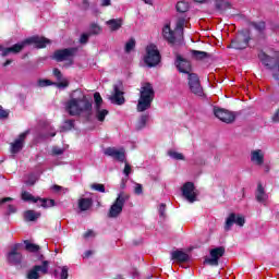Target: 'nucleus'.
<instances>
[{
	"instance_id": "1",
	"label": "nucleus",
	"mask_w": 279,
	"mask_h": 279,
	"mask_svg": "<svg viewBox=\"0 0 279 279\" xmlns=\"http://www.w3.org/2000/svg\"><path fill=\"white\" fill-rule=\"evenodd\" d=\"M92 109L93 104L81 89L74 90L71 98L65 102V111L71 117H80L82 112H90Z\"/></svg>"
},
{
	"instance_id": "2",
	"label": "nucleus",
	"mask_w": 279,
	"mask_h": 279,
	"mask_svg": "<svg viewBox=\"0 0 279 279\" xmlns=\"http://www.w3.org/2000/svg\"><path fill=\"white\" fill-rule=\"evenodd\" d=\"M26 45H35L37 49H45L47 45H51V40L45 37L33 36L20 44H15L12 47L2 49L1 56L5 58V56H10V53H21V51L25 49Z\"/></svg>"
},
{
	"instance_id": "3",
	"label": "nucleus",
	"mask_w": 279,
	"mask_h": 279,
	"mask_svg": "<svg viewBox=\"0 0 279 279\" xmlns=\"http://www.w3.org/2000/svg\"><path fill=\"white\" fill-rule=\"evenodd\" d=\"M156 93L151 83H143L140 89V99L137 102V112H145L151 108Z\"/></svg>"
},
{
	"instance_id": "4",
	"label": "nucleus",
	"mask_w": 279,
	"mask_h": 279,
	"mask_svg": "<svg viewBox=\"0 0 279 279\" xmlns=\"http://www.w3.org/2000/svg\"><path fill=\"white\" fill-rule=\"evenodd\" d=\"M126 199H130L128 194L120 193L118 195L114 203L109 208L108 217H110V219H117V217L123 213V206H125Z\"/></svg>"
},
{
	"instance_id": "5",
	"label": "nucleus",
	"mask_w": 279,
	"mask_h": 279,
	"mask_svg": "<svg viewBox=\"0 0 279 279\" xmlns=\"http://www.w3.org/2000/svg\"><path fill=\"white\" fill-rule=\"evenodd\" d=\"M144 62L147 64V66H158V64H160V51H158V47L155 45H149L146 47Z\"/></svg>"
},
{
	"instance_id": "6",
	"label": "nucleus",
	"mask_w": 279,
	"mask_h": 279,
	"mask_svg": "<svg viewBox=\"0 0 279 279\" xmlns=\"http://www.w3.org/2000/svg\"><path fill=\"white\" fill-rule=\"evenodd\" d=\"M187 86L196 97H204V88L199 82V76L195 73L187 74Z\"/></svg>"
},
{
	"instance_id": "7",
	"label": "nucleus",
	"mask_w": 279,
	"mask_h": 279,
	"mask_svg": "<svg viewBox=\"0 0 279 279\" xmlns=\"http://www.w3.org/2000/svg\"><path fill=\"white\" fill-rule=\"evenodd\" d=\"M22 199H23V202H33V204H38L39 203L38 206H41V208H51V207L56 206V201L35 197L29 192H23L22 193Z\"/></svg>"
},
{
	"instance_id": "8",
	"label": "nucleus",
	"mask_w": 279,
	"mask_h": 279,
	"mask_svg": "<svg viewBox=\"0 0 279 279\" xmlns=\"http://www.w3.org/2000/svg\"><path fill=\"white\" fill-rule=\"evenodd\" d=\"M247 45H250V33L241 32L231 41V45L229 47L231 49H247Z\"/></svg>"
},
{
	"instance_id": "9",
	"label": "nucleus",
	"mask_w": 279,
	"mask_h": 279,
	"mask_svg": "<svg viewBox=\"0 0 279 279\" xmlns=\"http://www.w3.org/2000/svg\"><path fill=\"white\" fill-rule=\"evenodd\" d=\"M77 48H65L54 51L53 59L57 60V62H64L66 60L71 61L75 58Z\"/></svg>"
},
{
	"instance_id": "10",
	"label": "nucleus",
	"mask_w": 279,
	"mask_h": 279,
	"mask_svg": "<svg viewBox=\"0 0 279 279\" xmlns=\"http://www.w3.org/2000/svg\"><path fill=\"white\" fill-rule=\"evenodd\" d=\"M49 272V262L44 260L43 265H36L27 272V279H40V274Z\"/></svg>"
},
{
	"instance_id": "11",
	"label": "nucleus",
	"mask_w": 279,
	"mask_h": 279,
	"mask_svg": "<svg viewBox=\"0 0 279 279\" xmlns=\"http://www.w3.org/2000/svg\"><path fill=\"white\" fill-rule=\"evenodd\" d=\"M182 195L190 204L197 202V190H195V185L192 182H186L182 186Z\"/></svg>"
},
{
	"instance_id": "12",
	"label": "nucleus",
	"mask_w": 279,
	"mask_h": 279,
	"mask_svg": "<svg viewBox=\"0 0 279 279\" xmlns=\"http://www.w3.org/2000/svg\"><path fill=\"white\" fill-rule=\"evenodd\" d=\"M210 257L205 259V263L207 265H210L211 267H217L219 265V258L226 254V248L223 246H219L216 248H213L210 252Z\"/></svg>"
},
{
	"instance_id": "13",
	"label": "nucleus",
	"mask_w": 279,
	"mask_h": 279,
	"mask_svg": "<svg viewBox=\"0 0 279 279\" xmlns=\"http://www.w3.org/2000/svg\"><path fill=\"white\" fill-rule=\"evenodd\" d=\"M214 114L223 123H233V121L236 119L234 112L221 108H215Z\"/></svg>"
},
{
	"instance_id": "14",
	"label": "nucleus",
	"mask_w": 279,
	"mask_h": 279,
	"mask_svg": "<svg viewBox=\"0 0 279 279\" xmlns=\"http://www.w3.org/2000/svg\"><path fill=\"white\" fill-rule=\"evenodd\" d=\"M105 156H110L118 162H125V148L108 147L104 151Z\"/></svg>"
},
{
	"instance_id": "15",
	"label": "nucleus",
	"mask_w": 279,
	"mask_h": 279,
	"mask_svg": "<svg viewBox=\"0 0 279 279\" xmlns=\"http://www.w3.org/2000/svg\"><path fill=\"white\" fill-rule=\"evenodd\" d=\"M19 247L21 244H15L12 246L11 251L9 252L7 258L11 265H21L23 263V255L19 252Z\"/></svg>"
},
{
	"instance_id": "16",
	"label": "nucleus",
	"mask_w": 279,
	"mask_h": 279,
	"mask_svg": "<svg viewBox=\"0 0 279 279\" xmlns=\"http://www.w3.org/2000/svg\"><path fill=\"white\" fill-rule=\"evenodd\" d=\"M234 223L243 228V226H245V218L241 215L231 214L226 220L225 230H230Z\"/></svg>"
},
{
	"instance_id": "17",
	"label": "nucleus",
	"mask_w": 279,
	"mask_h": 279,
	"mask_svg": "<svg viewBox=\"0 0 279 279\" xmlns=\"http://www.w3.org/2000/svg\"><path fill=\"white\" fill-rule=\"evenodd\" d=\"M27 134L29 132L21 133L19 138L14 141V143L11 144V154H19L21 149H23V145H25V138H27Z\"/></svg>"
},
{
	"instance_id": "18",
	"label": "nucleus",
	"mask_w": 279,
	"mask_h": 279,
	"mask_svg": "<svg viewBox=\"0 0 279 279\" xmlns=\"http://www.w3.org/2000/svg\"><path fill=\"white\" fill-rule=\"evenodd\" d=\"M175 66L180 73H184L185 75H190L191 73V62L186 59H182V57L177 58Z\"/></svg>"
},
{
	"instance_id": "19",
	"label": "nucleus",
	"mask_w": 279,
	"mask_h": 279,
	"mask_svg": "<svg viewBox=\"0 0 279 279\" xmlns=\"http://www.w3.org/2000/svg\"><path fill=\"white\" fill-rule=\"evenodd\" d=\"M111 104H116L117 106H123L125 104V98L123 97V92L119 88V86L113 87V95L109 97Z\"/></svg>"
},
{
	"instance_id": "20",
	"label": "nucleus",
	"mask_w": 279,
	"mask_h": 279,
	"mask_svg": "<svg viewBox=\"0 0 279 279\" xmlns=\"http://www.w3.org/2000/svg\"><path fill=\"white\" fill-rule=\"evenodd\" d=\"M251 162L257 167L265 163V151L263 149H255L251 151Z\"/></svg>"
},
{
	"instance_id": "21",
	"label": "nucleus",
	"mask_w": 279,
	"mask_h": 279,
	"mask_svg": "<svg viewBox=\"0 0 279 279\" xmlns=\"http://www.w3.org/2000/svg\"><path fill=\"white\" fill-rule=\"evenodd\" d=\"M162 36L166 40H168V43L173 45V43H175V38L180 35L175 31L171 29V25L166 24L162 28Z\"/></svg>"
},
{
	"instance_id": "22",
	"label": "nucleus",
	"mask_w": 279,
	"mask_h": 279,
	"mask_svg": "<svg viewBox=\"0 0 279 279\" xmlns=\"http://www.w3.org/2000/svg\"><path fill=\"white\" fill-rule=\"evenodd\" d=\"M255 197L256 201L259 202V204H264V206H267L269 202V194L265 192V187H263L262 184L257 185Z\"/></svg>"
},
{
	"instance_id": "23",
	"label": "nucleus",
	"mask_w": 279,
	"mask_h": 279,
	"mask_svg": "<svg viewBox=\"0 0 279 279\" xmlns=\"http://www.w3.org/2000/svg\"><path fill=\"white\" fill-rule=\"evenodd\" d=\"M171 260L174 263H186L189 260V254L183 251H174L171 253Z\"/></svg>"
},
{
	"instance_id": "24",
	"label": "nucleus",
	"mask_w": 279,
	"mask_h": 279,
	"mask_svg": "<svg viewBox=\"0 0 279 279\" xmlns=\"http://www.w3.org/2000/svg\"><path fill=\"white\" fill-rule=\"evenodd\" d=\"M106 25H108L111 32H117L118 29H121L123 25V21L121 19H113V20L107 21Z\"/></svg>"
},
{
	"instance_id": "25",
	"label": "nucleus",
	"mask_w": 279,
	"mask_h": 279,
	"mask_svg": "<svg viewBox=\"0 0 279 279\" xmlns=\"http://www.w3.org/2000/svg\"><path fill=\"white\" fill-rule=\"evenodd\" d=\"M215 7L219 12H226L232 8V4L228 0H215Z\"/></svg>"
},
{
	"instance_id": "26",
	"label": "nucleus",
	"mask_w": 279,
	"mask_h": 279,
	"mask_svg": "<svg viewBox=\"0 0 279 279\" xmlns=\"http://www.w3.org/2000/svg\"><path fill=\"white\" fill-rule=\"evenodd\" d=\"M186 23V20L184 17H180L177 21L174 32L179 34V36H182L184 34V25Z\"/></svg>"
},
{
	"instance_id": "27",
	"label": "nucleus",
	"mask_w": 279,
	"mask_h": 279,
	"mask_svg": "<svg viewBox=\"0 0 279 279\" xmlns=\"http://www.w3.org/2000/svg\"><path fill=\"white\" fill-rule=\"evenodd\" d=\"M93 206V199L90 198H81L78 199V208L80 210H88Z\"/></svg>"
},
{
	"instance_id": "28",
	"label": "nucleus",
	"mask_w": 279,
	"mask_h": 279,
	"mask_svg": "<svg viewBox=\"0 0 279 279\" xmlns=\"http://www.w3.org/2000/svg\"><path fill=\"white\" fill-rule=\"evenodd\" d=\"M40 217V213L35 210H27L24 213V219L26 221H36Z\"/></svg>"
},
{
	"instance_id": "29",
	"label": "nucleus",
	"mask_w": 279,
	"mask_h": 279,
	"mask_svg": "<svg viewBox=\"0 0 279 279\" xmlns=\"http://www.w3.org/2000/svg\"><path fill=\"white\" fill-rule=\"evenodd\" d=\"M95 110H96V118L99 121H104L106 119V117H108V110L101 109V107H98Z\"/></svg>"
},
{
	"instance_id": "30",
	"label": "nucleus",
	"mask_w": 279,
	"mask_h": 279,
	"mask_svg": "<svg viewBox=\"0 0 279 279\" xmlns=\"http://www.w3.org/2000/svg\"><path fill=\"white\" fill-rule=\"evenodd\" d=\"M24 244H25V250L27 252H33L34 253V252H38L40 250L39 245L34 244V243H32L29 241H24Z\"/></svg>"
},
{
	"instance_id": "31",
	"label": "nucleus",
	"mask_w": 279,
	"mask_h": 279,
	"mask_svg": "<svg viewBox=\"0 0 279 279\" xmlns=\"http://www.w3.org/2000/svg\"><path fill=\"white\" fill-rule=\"evenodd\" d=\"M148 119V116H142L135 125L136 130H143L147 125Z\"/></svg>"
},
{
	"instance_id": "32",
	"label": "nucleus",
	"mask_w": 279,
	"mask_h": 279,
	"mask_svg": "<svg viewBox=\"0 0 279 279\" xmlns=\"http://www.w3.org/2000/svg\"><path fill=\"white\" fill-rule=\"evenodd\" d=\"M177 11L181 12V13L187 12L189 11V2H186V1H179L177 3Z\"/></svg>"
},
{
	"instance_id": "33",
	"label": "nucleus",
	"mask_w": 279,
	"mask_h": 279,
	"mask_svg": "<svg viewBox=\"0 0 279 279\" xmlns=\"http://www.w3.org/2000/svg\"><path fill=\"white\" fill-rule=\"evenodd\" d=\"M168 156H170V158H173V160H184V155L175 150H169Z\"/></svg>"
},
{
	"instance_id": "34",
	"label": "nucleus",
	"mask_w": 279,
	"mask_h": 279,
	"mask_svg": "<svg viewBox=\"0 0 279 279\" xmlns=\"http://www.w3.org/2000/svg\"><path fill=\"white\" fill-rule=\"evenodd\" d=\"M192 56L193 58H195V60H204V58H206L208 53L199 50H193Z\"/></svg>"
},
{
	"instance_id": "35",
	"label": "nucleus",
	"mask_w": 279,
	"mask_h": 279,
	"mask_svg": "<svg viewBox=\"0 0 279 279\" xmlns=\"http://www.w3.org/2000/svg\"><path fill=\"white\" fill-rule=\"evenodd\" d=\"M95 109L101 108V104H104V98H101V94H94Z\"/></svg>"
},
{
	"instance_id": "36",
	"label": "nucleus",
	"mask_w": 279,
	"mask_h": 279,
	"mask_svg": "<svg viewBox=\"0 0 279 279\" xmlns=\"http://www.w3.org/2000/svg\"><path fill=\"white\" fill-rule=\"evenodd\" d=\"M134 47H136V40L130 39V40L125 44V51H126V53H130V51H133Z\"/></svg>"
},
{
	"instance_id": "37",
	"label": "nucleus",
	"mask_w": 279,
	"mask_h": 279,
	"mask_svg": "<svg viewBox=\"0 0 279 279\" xmlns=\"http://www.w3.org/2000/svg\"><path fill=\"white\" fill-rule=\"evenodd\" d=\"M92 189L94 191H98V193H106V186H104V184H100V183H94L92 185Z\"/></svg>"
},
{
	"instance_id": "38",
	"label": "nucleus",
	"mask_w": 279,
	"mask_h": 279,
	"mask_svg": "<svg viewBox=\"0 0 279 279\" xmlns=\"http://www.w3.org/2000/svg\"><path fill=\"white\" fill-rule=\"evenodd\" d=\"M60 269H61L60 278L61 279H69V267L68 266H62V267H60Z\"/></svg>"
},
{
	"instance_id": "39",
	"label": "nucleus",
	"mask_w": 279,
	"mask_h": 279,
	"mask_svg": "<svg viewBox=\"0 0 279 279\" xmlns=\"http://www.w3.org/2000/svg\"><path fill=\"white\" fill-rule=\"evenodd\" d=\"M64 154V149L58 147V146H54L52 148V156H62Z\"/></svg>"
},
{
	"instance_id": "40",
	"label": "nucleus",
	"mask_w": 279,
	"mask_h": 279,
	"mask_svg": "<svg viewBox=\"0 0 279 279\" xmlns=\"http://www.w3.org/2000/svg\"><path fill=\"white\" fill-rule=\"evenodd\" d=\"M37 180H38V177H36V174H31L28 177V180L26 181V184H28L29 186H33V184H36Z\"/></svg>"
},
{
	"instance_id": "41",
	"label": "nucleus",
	"mask_w": 279,
	"mask_h": 279,
	"mask_svg": "<svg viewBox=\"0 0 279 279\" xmlns=\"http://www.w3.org/2000/svg\"><path fill=\"white\" fill-rule=\"evenodd\" d=\"M252 25L257 29V32H263L265 29V22L252 23Z\"/></svg>"
},
{
	"instance_id": "42",
	"label": "nucleus",
	"mask_w": 279,
	"mask_h": 279,
	"mask_svg": "<svg viewBox=\"0 0 279 279\" xmlns=\"http://www.w3.org/2000/svg\"><path fill=\"white\" fill-rule=\"evenodd\" d=\"M101 32V27L97 24H92L90 26V34H99Z\"/></svg>"
},
{
	"instance_id": "43",
	"label": "nucleus",
	"mask_w": 279,
	"mask_h": 279,
	"mask_svg": "<svg viewBox=\"0 0 279 279\" xmlns=\"http://www.w3.org/2000/svg\"><path fill=\"white\" fill-rule=\"evenodd\" d=\"M9 116H10V112L3 109L2 106H0V119H8Z\"/></svg>"
},
{
	"instance_id": "44",
	"label": "nucleus",
	"mask_w": 279,
	"mask_h": 279,
	"mask_svg": "<svg viewBox=\"0 0 279 279\" xmlns=\"http://www.w3.org/2000/svg\"><path fill=\"white\" fill-rule=\"evenodd\" d=\"M88 38H90V35H89V34H83V35H81L80 44H81V45H86V43H88Z\"/></svg>"
},
{
	"instance_id": "45",
	"label": "nucleus",
	"mask_w": 279,
	"mask_h": 279,
	"mask_svg": "<svg viewBox=\"0 0 279 279\" xmlns=\"http://www.w3.org/2000/svg\"><path fill=\"white\" fill-rule=\"evenodd\" d=\"M123 173L126 177L130 175V173H132V166H130V163L125 162Z\"/></svg>"
},
{
	"instance_id": "46",
	"label": "nucleus",
	"mask_w": 279,
	"mask_h": 279,
	"mask_svg": "<svg viewBox=\"0 0 279 279\" xmlns=\"http://www.w3.org/2000/svg\"><path fill=\"white\" fill-rule=\"evenodd\" d=\"M51 189L54 191V193H60L62 191H63V193H66V191H69L68 189H64L60 185H53Z\"/></svg>"
},
{
	"instance_id": "47",
	"label": "nucleus",
	"mask_w": 279,
	"mask_h": 279,
	"mask_svg": "<svg viewBox=\"0 0 279 279\" xmlns=\"http://www.w3.org/2000/svg\"><path fill=\"white\" fill-rule=\"evenodd\" d=\"M73 125H75V122L73 120H66L63 128L65 130H72Z\"/></svg>"
},
{
	"instance_id": "48",
	"label": "nucleus",
	"mask_w": 279,
	"mask_h": 279,
	"mask_svg": "<svg viewBox=\"0 0 279 279\" xmlns=\"http://www.w3.org/2000/svg\"><path fill=\"white\" fill-rule=\"evenodd\" d=\"M38 86H40L41 88L45 86H51V81L49 80H41L38 82Z\"/></svg>"
},
{
	"instance_id": "49",
	"label": "nucleus",
	"mask_w": 279,
	"mask_h": 279,
	"mask_svg": "<svg viewBox=\"0 0 279 279\" xmlns=\"http://www.w3.org/2000/svg\"><path fill=\"white\" fill-rule=\"evenodd\" d=\"M165 210H167V205L166 204H160L159 205V215H160V217H165Z\"/></svg>"
},
{
	"instance_id": "50",
	"label": "nucleus",
	"mask_w": 279,
	"mask_h": 279,
	"mask_svg": "<svg viewBox=\"0 0 279 279\" xmlns=\"http://www.w3.org/2000/svg\"><path fill=\"white\" fill-rule=\"evenodd\" d=\"M84 238L85 239H93V238H95V231L88 230L87 232H85Z\"/></svg>"
},
{
	"instance_id": "51",
	"label": "nucleus",
	"mask_w": 279,
	"mask_h": 279,
	"mask_svg": "<svg viewBox=\"0 0 279 279\" xmlns=\"http://www.w3.org/2000/svg\"><path fill=\"white\" fill-rule=\"evenodd\" d=\"M53 75H54V77H57V80H62V72H60V70L54 69Z\"/></svg>"
},
{
	"instance_id": "52",
	"label": "nucleus",
	"mask_w": 279,
	"mask_h": 279,
	"mask_svg": "<svg viewBox=\"0 0 279 279\" xmlns=\"http://www.w3.org/2000/svg\"><path fill=\"white\" fill-rule=\"evenodd\" d=\"M135 193H136V195H141L143 193V185L136 184L135 185Z\"/></svg>"
},
{
	"instance_id": "53",
	"label": "nucleus",
	"mask_w": 279,
	"mask_h": 279,
	"mask_svg": "<svg viewBox=\"0 0 279 279\" xmlns=\"http://www.w3.org/2000/svg\"><path fill=\"white\" fill-rule=\"evenodd\" d=\"M66 86H69V83H66V82L58 83L59 88H66Z\"/></svg>"
},
{
	"instance_id": "54",
	"label": "nucleus",
	"mask_w": 279,
	"mask_h": 279,
	"mask_svg": "<svg viewBox=\"0 0 279 279\" xmlns=\"http://www.w3.org/2000/svg\"><path fill=\"white\" fill-rule=\"evenodd\" d=\"M13 198L12 197H4L0 201V204H5V202H12Z\"/></svg>"
},
{
	"instance_id": "55",
	"label": "nucleus",
	"mask_w": 279,
	"mask_h": 279,
	"mask_svg": "<svg viewBox=\"0 0 279 279\" xmlns=\"http://www.w3.org/2000/svg\"><path fill=\"white\" fill-rule=\"evenodd\" d=\"M101 5L102 8H107L108 5H110V0H102Z\"/></svg>"
},
{
	"instance_id": "56",
	"label": "nucleus",
	"mask_w": 279,
	"mask_h": 279,
	"mask_svg": "<svg viewBox=\"0 0 279 279\" xmlns=\"http://www.w3.org/2000/svg\"><path fill=\"white\" fill-rule=\"evenodd\" d=\"M9 213H16V208L12 205H9Z\"/></svg>"
},
{
	"instance_id": "57",
	"label": "nucleus",
	"mask_w": 279,
	"mask_h": 279,
	"mask_svg": "<svg viewBox=\"0 0 279 279\" xmlns=\"http://www.w3.org/2000/svg\"><path fill=\"white\" fill-rule=\"evenodd\" d=\"M83 8H84V10H88V1L87 0L83 1Z\"/></svg>"
},
{
	"instance_id": "58",
	"label": "nucleus",
	"mask_w": 279,
	"mask_h": 279,
	"mask_svg": "<svg viewBox=\"0 0 279 279\" xmlns=\"http://www.w3.org/2000/svg\"><path fill=\"white\" fill-rule=\"evenodd\" d=\"M93 255V251L85 252L84 258H88V256Z\"/></svg>"
},
{
	"instance_id": "59",
	"label": "nucleus",
	"mask_w": 279,
	"mask_h": 279,
	"mask_svg": "<svg viewBox=\"0 0 279 279\" xmlns=\"http://www.w3.org/2000/svg\"><path fill=\"white\" fill-rule=\"evenodd\" d=\"M10 64H12V60H7L5 63L3 64V66H8Z\"/></svg>"
},
{
	"instance_id": "60",
	"label": "nucleus",
	"mask_w": 279,
	"mask_h": 279,
	"mask_svg": "<svg viewBox=\"0 0 279 279\" xmlns=\"http://www.w3.org/2000/svg\"><path fill=\"white\" fill-rule=\"evenodd\" d=\"M264 171H265L266 173H269V166H268V165L264 166Z\"/></svg>"
},
{
	"instance_id": "61",
	"label": "nucleus",
	"mask_w": 279,
	"mask_h": 279,
	"mask_svg": "<svg viewBox=\"0 0 279 279\" xmlns=\"http://www.w3.org/2000/svg\"><path fill=\"white\" fill-rule=\"evenodd\" d=\"M144 1V3H146L147 5H151V0H142Z\"/></svg>"
},
{
	"instance_id": "62",
	"label": "nucleus",
	"mask_w": 279,
	"mask_h": 279,
	"mask_svg": "<svg viewBox=\"0 0 279 279\" xmlns=\"http://www.w3.org/2000/svg\"><path fill=\"white\" fill-rule=\"evenodd\" d=\"M196 3H204L206 0H195Z\"/></svg>"
},
{
	"instance_id": "63",
	"label": "nucleus",
	"mask_w": 279,
	"mask_h": 279,
	"mask_svg": "<svg viewBox=\"0 0 279 279\" xmlns=\"http://www.w3.org/2000/svg\"><path fill=\"white\" fill-rule=\"evenodd\" d=\"M50 136H56V132L50 133Z\"/></svg>"
},
{
	"instance_id": "64",
	"label": "nucleus",
	"mask_w": 279,
	"mask_h": 279,
	"mask_svg": "<svg viewBox=\"0 0 279 279\" xmlns=\"http://www.w3.org/2000/svg\"><path fill=\"white\" fill-rule=\"evenodd\" d=\"M3 49H5V48H3L2 46H0V51H2V52H3Z\"/></svg>"
}]
</instances>
